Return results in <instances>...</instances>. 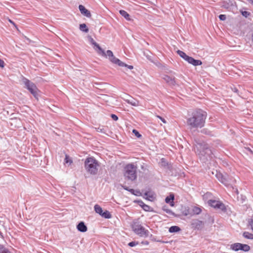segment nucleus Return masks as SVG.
<instances>
[{"label": "nucleus", "mask_w": 253, "mask_h": 253, "mask_svg": "<svg viewBox=\"0 0 253 253\" xmlns=\"http://www.w3.org/2000/svg\"><path fill=\"white\" fill-rule=\"evenodd\" d=\"M207 117L206 111L196 109L192 113L191 117L187 119V125L190 128H202L205 126Z\"/></svg>", "instance_id": "obj_1"}, {"label": "nucleus", "mask_w": 253, "mask_h": 253, "mask_svg": "<svg viewBox=\"0 0 253 253\" xmlns=\"http://www.w3.org/2000/svg\"><path fill=\"white\" fill-rule=\"evenodd\" d=\"M99 163L93 157H87L84 161V168L86 171L91 175L97 173Z\"/></svg>", "instance_id": "obj_2"}, {"label": "nucleus", "mask_w": 253, "mask_h": 253, "mask_svg": "<svg viewBox=\"0 0 253 253\" xmlns=\"http://www.w3.org/2000/svg\"><path fill=\"white\" fill-rule=\"evenodd\" d=\"M131 228L133 232L139 237L146 238L149 236V231L141 225L138 221H132Z\"/></svg>", "instance_id": "obj_3"}, {"label": "nucleus", "mask_w": 253, "mask_h": 253, "mask_svg": "<svg viewBox=\"0 0 253 253\" xmlns=\"http://www.w3.org/2000/svg\"><path fill=\"white\" fill-rule=\"evenodd\" d=\"M137 168L132 164H129L125 167V176L131 181H134L137 177Z\"/></svg>", "instance_id": "obj_4"}, {"label": "nucleus", "mask_w": 253, "mask_h": 253, "mask_svg": "<svg viewBox=\"0 0 253 253\" xmlns=\"http://www.w3.org/2000/svg\"><path fill=\"white\" fill-rule=\"evenodd\" d=\"M107 54L108 56L109 60L113 63L118 65L120 67H126L128 69L131 70L133 68L132 65H128L121 61L120 59L116 58L113 54V52L110 50H107Z\"/></svg>", "instance_id": "obj_5"}, {"label": "nucleus", "mask_w": 253, "mask_h": 253, "mask_svg": "<svg viewBox=\"0 0 253 253\" xmlns=\"http://www.w3.org/2000/svg\"><path fill=\"white\" fill-rule=\"evenodd\" d=\"M23 82L25 85V87L37 99L38 97V89L36 84L25 78H23Z\"/></svg>", "instance_id": "obj_6"}, {"label": "nucleus", "mask_w": 253, "mask_h": 253, "mask_svg": "<svg viewBox=\"0 0 253 253\" xmlns=\"http://www.w3.org/2000/svg\"><path fill=\"white\" fill-rule=\"evenodd\" d=\"M208 204L211 207L215 209L220 210L223 212H226L227 209L225 205L219 201L215 200H209L208 201Z\"/></svg>", "instance_id": "obj_7"}, {"label": "nucleus", "mask_w": 253, "mask_h": 253, "mask_svg": "<svg viewBox=\"0 0 253 253\" xmlns=\"http://www.w3.org/2000/svg\"><path fill=\"white\" fill-rule=\"evenodd\" d=\"M231 249L235 251L241 250L244 252H248L250 250V247L247 244L237 243L232 244L231 245Z\"/></svg>", "instance_id": "obj_8"}, {"label": "nucleus", "mask_w": 253, "mask_h": 253, "mask_svg": "<svg viewBox=\"0 0 253 253\" xmlns=\"http://www.w3.org/2000/svg\"><path fill=\"white\" fill-rule=\"evenodd\" d=\"M191 225L192 228L198 230H201L204 225L203 221L197 219H192L191 222Z\"/></svg>", "instance_id": "obj_9"}, {"label": "nucleus", "mask_w": 253, "mask_h": 253, "mask_svg": "<svg viewBox=\"0 0 253 253\" xmlns=\"http://www.w3.org/2000/svg\"><path fill=\"white\" fill-rule=\"evenodd\" d=\"M216 178L220 181L222 184L226 186L227 183V178L228 177V174L227 173L223 174L220 172L216 171V174L215 175Z\"/></svg>", "instance_id": "obj_10"}, {"label": "nucleus", "mask_w": 253, "mask_h": 253, "mask_svg": "<svg viewBox=\"0 0 253 253\" xmlns=\"http://www.w3.org/2000/svg\"><path fill=\"white\" fill-rule=\"evenodd\" d=\"M186 61L189 64H192L194 66L201 65L202 62L200 60H196L193 58L192 57L188 56Z\"/></svg>", "instance_id": "obj_11"}, {"label": "nucleus", "mask_w": 253, "mask_h": 253, "mask_svg": "<svg viewBox=\"0 0 253 253\" xmlns=\"http://www.w3.org/2000/svg\"><path fill=\"white\" fill-rule=\"evenodd\" d=\"M163 79L169 85H174L175 84V78L168 75H164Z\"/></svg>", "instance_id": "obj_12"}, {"label": "nucleus", "mask_w": 253, "mask_h": 253, "mask_svg": "<svg viewBox=\"0 0 253 253\" xmlns=\"http://www.w3.org/2000/svg\"><path fill=\"white\" fill-rule=\"evenodd\" d=\"M79 9L81 13L86 17H90L91 15L89 10L85 8V7L83 5H80L79 6Z\"/></svg>", "instance_id": "obj_13"}, {"label": "nucleus", "mask_w": 253, "mask_h": 253, "mask_svg": "<svg viewBox=\"0 0 253 253\" xmlns=\"http://www.w3.org/2000/svg\"><path fill=\"white\" fill-rule=\"evenodd\" d=\"M94 48L95 50H97V49L98 50L97 53L99 55H101L104 57L108 56L107 54V52H105V51L100 47V46L99 45V44H98L97 43L96 44L94 43Z\"/></svg>", "instance_id": "obj_14"}, {"label": "nucleus", "mask_w": 253, "mask_h": 253, "mask_svg": "<svg viewBox=\"0 0 253 253\" xmlns=\"http://www.w3.org/2000/svg\"><path fill=\"white\" fill-rule=\"evenodd\" d=\"M174 195L173 194H170L169 196H167L165 199L166 203L169 204L171 207L174 206Z\"/></svg>", "instance_id": "obj_15"}, {"label": "nucleus", "mask_w": 253, "mask_h": 253, "mask_svg": "<svg viewBox=\"0 0 253 253\" xmlns=\"http://www.w3.org/2000/svg\"><path fill=\"white\" fill-rule=\"evenodd\" d=\"M77 229L81 232H85L87 230V226L83 221H81L78 224Z\"/></svg>", "instance_id": "obj_16"}, {"label": "nucleus", "mask_w": 253, "mask_h": 253, "mask_svg": "<svg viewBox=\"0 0 253 253\" xmlns=\"http://www.w3.org/2000/svg\"><path fill=\"white\" fill-rule=\"evenodd\" d=\"M227 184H226V187H231L233 188V189H234V188L233 187V185L236 183V180L233 177L231 176H230L228 174V177L227 178Z\"/></svg>", "instance_id": "obj_17"}, {"label": "nucleus", "mask_w": 253, "mask_h": 253, "mask_svg": "<svg viewBox=\"0 0 253 253\" xmlns=\"http://www.w3.org/2000/svg\"><path fill=\"white\" fill-rule=\"evenodd\" d=\"M122 187L124 189L127 191H129V192H130L131 194L134 195H136V196H138L140 194V192L139 191H138V190H134V189H130L129 188V187L126 186H122Z\"/></svg>", "instance_id": "obj_18"}, {"label": "nucleus", "mask_w": 253, "mask_h": 253, "mask_svg": "<svg viewBox=\"0 0 253 253\" xmlns=\"http://www.w3.org/2000/svg\"><path fill=\"white\" fill-rule=\"evenodd\" d=\"M119 13L121 16L124 17L126 20L130 21V18L129 14L124 10H120Z\"/></svg>", "instance_id": "obj_19"}, {"label": "nucleus", "mask_w": 253, "mask_h": 253, "mask_svg": "<svg viewBox=\"0 0 253 253\" xmlns=\"http://www.w3.org/2000/svg\"><path fill=\"white\" fill-rule=\"evenodd\" d=\"M95 130L99 132L102 133H106L107 128L103 126H99L98 127H95Z\"/></svg>", "instance_id": "obj_20"}, {"label": "nucleus", "mask_w": 253, "mask_h": 253, "mask_svg": "<svg viewBox=\"0 0 253 253\" xmlns=\"http://www.w3.org/2000/svg\"><path fill=\"white\" fill-rule=\"evenodd\" d=\"M162 210L169 214L172 215L174 216H176L175 213L173 212L171 210L168 209L166 206L163 207Z\"/></svg>", "instance_id": "obj_21"}, {"label": "nucleus", "mask_w": 253, "mask_h": 253, "mask_svg": "<svg viewBox=\"0 0 253 253\" xmlns=\"http://www.w3.org/2000/svg\"><path fill=\"white\" fill-rule=\"evenodd\" d=\"M192 212L194 214L198 215L200 214L202 212V209L197 206H194L192 208Z\"/></svg>", "instance_id": "obj_22"}, {"label": "nucleus", "mask_w": 253, "mask_h": 253, "mask_svg": "<svg viewBox=\"0 0 253 253\" xmlns=\"http://www.w3.org/2000/svg\"><path fill=\"white\" fill-rule=\"evenodd\" d=\"M243 236L246 239H253V234L247 231H245L243 233Z\"/></svg>", "instance_id": "obj_23"}, {"label": "nucleus", "mask_w": 253, "mask_h": 253, "mask_svg": "<svg viewBox=\"0 0 253 253\" xmlns=\"http://www.w3.org/2000/svg\"><path fill=\"white\" fill-rule=\"evenodd\" d=\"M101 216L105 218H106V219H109V218H111V216H112L110 212L108 211H107V210H105L104 211H103Z\"/></svg>", "instance_id": "obj_24"}, {"label": "nucleus", "mask_w": 253, "mask_h": 253, "mask_svg": "<svg viewBox=\"0 0 253 253\" xmlns=\"http://www.w3.org/2000/svg\"><path fill=\"white\" fill-rule=\"evenodd\" d=\"M144 195L147 197L146 199L148 200L149 201H152L155 199V197L154 196L153 194H152L150 192H146Z\"/></svg>", "instance_id": "obj_25"}, {"label": "nucleus", "mask_w": 253, "mask_h": 253, "mask_svg": "<svg viewBox=\"0 0 253 253\" xmlns=\"http://www.w3.org/2000/svg\"><path fill=\"white\" fill-rule=\"evenodd\" d=\"M126 102L127 103L130 104L131 105L134 106H136L138 104V101H137L136 100H135L133 98H132L131 99H127V100H126Z\"/></svg>", "instance_id": "obj_26"}, {"label": "nucleus", "mask_w": 253, "mask_h": 253, "mask_svg": "<svg viewBox=\"0 0 253 253\" xmlns=\"http://www.w3.org/2000/svg\"><path fill=\"white\" fill-rule=\"evenodd\" d=\"M79 29L81 31L85 33H87L89 31L88 28L87 27L85 24L83 23L80 25Z\"/></svg>", "instance_id": "obj_27"}, {"label": "nucleus", "mask_w": 253, "mask_h": 253, "mask_svg": "<svg viewBox=\"0 0 253 253\" xmlns=\"http://www.w3.org/2000/svg\"><path fill=\"white\" fill-rule=\"evenodd\" d=\"M177 53L178 54V55L180 57H181L182 58H183L185 61L188 56L184 52H183L181 50H178L177 51Z\"/></svg>", "instance_id": "obj_28"}, {"label": "nucleus", "mask_w": 253, "mask_h": 253, "mask_svg": "<svg viewBox=\"0 0 253 253\" xmlns=\"http://www.w3.org/2000/svg\"><path fill=\"white\" fill-rule=\"evenodd\" d=\"M201 132L203 134L208 135L209 136H213V134L212 133V131H210L209 129H208L207 128H204L202 129L201 130Z\"/></svg>", "instance_id": "obj_29"}, {"label": "nucleus", "mask_w": 253, "mask_h": 253, "mask_svg": "<svg viewBox=\"0 0 253 253\" xmlns=\"http://www.w3.org/2000/svg\"><path fill=\"white\" fill-rule=\"evenodd\" d=\"M180 230V228L177 226H171L169 230L170 233H175L178 232Z\"/></svg>", "instance_id": "obj_30"}, {"label": "nucleus", "mask_w": 253, "mask_h": 253, "mask_svg": "<svg viewBox=\"0 0 253 253\" xmlns=\"http://www.w3.org/2000/svg\"><path fill=\"white\" fill-rule=\"evenodd\" d=\"M94 208L95 211L98 214H99L100 215H101L103 212L102 208L98 205H95L94 206Z\"/></svg>", "instance_id": "obj_31"}, {"label": "nucleus", "mask_w": 253, "mask_h": 253, "mask_svg": "<svg viewBox=\"0 0 253 253\" xmlns=\"http://www.w3.org/2000/svg\"><path fill=\"white\" fill-rule=\"evenodd\" d=\"M0 253H12L3 245L0 244Z\"/></svg>", "instance_id": "obj_32"}, {"label": "nucleus", "mask_w": 253, "mask_h": 253, "mask_svg": "<svg viewBox=\"0 0 253 253\" xmlns=\"http://www.w3.org/2000/svg\"><path fill=\"white\" fill-rule=\"evenodd\" d=\"M64 162L65 163L69 164V165H71L73 163V161L72 160V159L67 154L65 155Z\"/></svg>", "instance_id": "obj_33"}, {"label": "nucleus", "mask_w": 253, "mask_h": 253, "mask_svg": "<svg viewBox=\"0 0 253 253\" xmlns=\"http://www.w3.org/2000/svg\"><path fill=\"white\" fill-rule=\"evenodd\" d=\"M244 151L246 152H250L251 154H253V147H252V148H250L249 147H244Z\"/></svg>", "instance_id": "obj_34"}, {"label": "nucleus", "mask_w": 253, "mask_h": 253, "mask_svg": "<svg viewBox=\"0 0 253 253\" xmlns=\"http://www.w3.org/2000/svg\"><path fill=\"white\" fill-rule=\"evenodd\" d=\"M143 210H144L146 211H151V208L149 206L146 205L145 204L144 205H143V207L142 208Z\"/></svg>", "instance_id": "obj_35"}, {"label": "nucleus", "mask_w": 253, "mask_h": 253, "mask_svg": "<svg viewBox=\"0 0 253 253\" xmlns=\"http://www.w3.org/2000/svg\"><path fill=\"white\" fill-rule=\"evenodd\" d=\"M132 132L137 138H140L142 136L139 132L136 129H133Z\"/></svg>", "instance_id": "obj_36"}, {"label": "nucleus", "mask_w": 253, "mask_h": 253, "mask_svg": "<svg viewBox=\"0 0 253 253\" xmlns=\"http://www.w3.org/2000/svg\"><path fill=\"white\" fill-rule=\"evenodd\" d=\"M138 244V242L132 241L128 244V245L130 247H134Z\"/></svg>", "instance_id": "obj_37"}, {"label": "nucleus", "mask_w": 253, "mask_h": 253, "mask_svg": "<svg viewBox=\"0 0 253 253\" xmlns=\"http://www.w3.org/2000/svg\"><path fill=\"white\" fill-rule=\"evenodd\" d=\"M219 19L221 21H224L226 19V16L224 14H220L218 16Z\"/></svg>", "instance_id": "obj_38"}, {"label": "nucleus", "mask_w": 253, "mask_h": 253, "mask_svg": "<svg viewBox=\"0 0 253 253\" xmlns=\"http://www.w3.org/2000/svg\"><path fill=\"white\" fill-rule=\"evenodd\" d=\"M136 203L141 208H142L143 207V205H145V203L142 200H137L136 201Z\"/></svg>", "instance_id": "obj_39"}, {"label": "nucleus", "mask_w": 253, "mask_h": 253, "mask_svg": "<svg viewBox=\"0 0 253 253\" xmlns=\"http://www.w3.org/2000/svg\"><path fill=\"white\" fill-rule=\"evenodd\" d=\"M250 13L247 11H244L242 12V14L245 17H247L250 15Z\"/></svg>", "instance_id": "obj_40"}, {"label": "nucleus", "mask_w": 253, "mask_h": 253, "mask_svg": "<svg viewBox=\"0 0 253 253\" xmlns=\"http://www.w3.org/2000/svg\"><path fill=\"white\" fill-rule=\"evenodd\" d=\"M156 117L159 118L163 123L164 124H166L167 123V121L163 117L160 116H156Z\"/></svg>", "instance_id": "obj_41"}, {"label": "nucleus", "mask_w": 253, "mask_h": 253, "mask_svg": "<svg viewBox=\"0 0 253 253\" xmlns=\"http://www.w3.org/2000/svg\"><path fill=\"white\" fill-rule=\"evenodd\" d=\"M111 117L112 118V119L114 120V121H117L118 120V117L117 115H116L115 114H112L111 115Z\"/></svg>", "instance_id": "obj_42"}, {"label": "nucleus", "mask_w": 253, "mask_h": 253, "mask_svg": "<svg viewBox=\"0 0 253 253\" xmlns=\"http://www.w3.org/2000/svg\"><path fill=\"white\" fill-rule=\"evenodd\" d=\"M8 21H9V22L11 24H12V25H13V26H14V27H15L17 29H18L17 25L15 24V23L13 21H12V20H10V19H9V20H8Z\"/></svg>", "instance_id": "obj_43"}, {"label": "nucleus", "mask_w": 253, "mask_h": 253, "mask_svg": "<svg viewBox=\"0 0 253 253\" xmlns=\"http://www.w3.org/2000/svg\"><path fill=\"white\" fill-rule=\"evenodd\" d=\"M4 66V61L0 59V67H3Z\"/></svg>", "instance_id": "obj_44"}, {"label": "nucleus", "mask_w": 253, "mask_h": 253, "mask_svg": "<svg viewBox=\"0 0 253 253\" xmlns=\"http://www.w3.org/2000/svg\"><path fill=\"white\" fill-rule=\"evenodd\" d=\"M90 42L91 43L92 45H93L94 46V43H95V44H96V43H97V42H95L94 41V40L92 38H90Z\"/></svg>", "instance_id": "obj_45"}, {"label": "nucleus", "mask_w": 253, "mask_h": 253, "mask_svg": "<svg viewBox=\"0 0 253 253\" xmlns=\"http://www.w3.org/2000/svg\"><path fill=\"white\" fill-rule=\"evenodd\" d=\"M141 244L145 245H148L149 244V242L147 241H142Z\"/></svg>", "instance_id": "obj_46"}, {"label": "nucleus", "mask_w": 253, "mask_h": 253, "mask_svg": "<svg viewBox=\"0 0 253 253\" xmlns=\"http://www.w3.org/2000/svg\"><path fill=\"white\" fill-rule=\"evenodd\" d=\"M250 3L253 5V0H247Z\"/></svg>", "instance_id": "obj_47"}, {"label": "nucleus", "mask_w": 253, "mask_h": 253, "mask_svg": "<svg viewBox=\"0 0 253 253\" xmlns=\"http://www.w3.org/2000/svg\"><path fill=\"white\" fill-rule=\"evenodd\" d=\"M235 192L237 193V194H238L239 193L238 190L237 188L235 189Z\"/></svg>", "instance_id": "obj_48"}, {"label": "nucleus", "mask_w": 253, "mask_h": 253, "mask_svg": "<svg viewBox=\"0 0 253 253\" xmlns=\"http://www.w3.org/2000/svg\"><path fill=\"white\" fill-rule=\"evenodd\" d=\"M234 91L237 92L238 91V89L236 88H234Z\"/></svg>", "instance_id": "obj_49"}, {"label": "nucleus", "mask_w": 253, "mask_h": 253, "mask_svg": "<svg viewBox=\"0 0 253 253\" xmlns=\"http://www.w3.org/2000/svg\"><path fill=\"white\" fill-rule=\"evenodd\" d=\"M184 214L185 215H187L188 214V211H187V212H185L184 213Z\"/></svg>", "instance_id": "obj_50"}, {"label": "nucleus", "mask_w": 253, "mask_h": 253, "mask_svg": "<svg viewBox=\"0 0 253 253\" xmlns=\"http://www.w3.org/2000/svg\"><path fill=\"white\" fill-rule=\"evenodd\" d=\"M164 159H163H163H162V160H161V161H162V162H163V161H164Z\"/></svg>", "instance_id": "obj_51"}]
</instances>
